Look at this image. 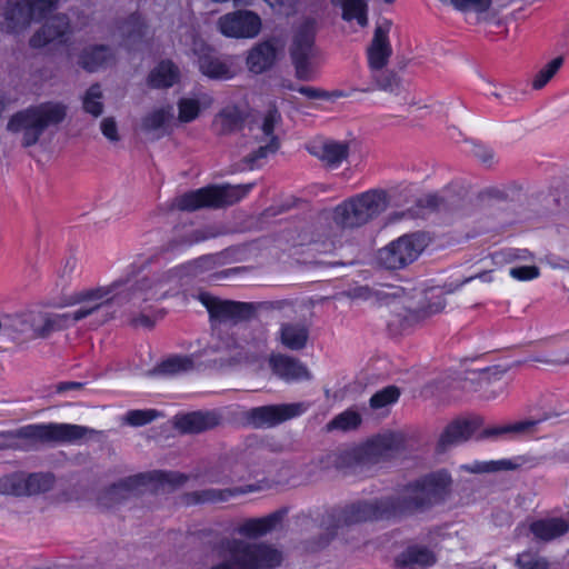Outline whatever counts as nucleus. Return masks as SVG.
I'll use <instances>...</instances> for the list:
<instances>
[{
	"instance_id": "obj_1",
	"label": "nucleus",
	"mask_w": 569,
	"mask_h": 569,
	"mask_svg": "<svg viewBox=\"0 0 569 569\" xmlns=\"http://www.w3.org/2000/svg\"><path fill=\"white\" fill-rule=\"evenodd\" d=\"M196 263L177 266L148 273L134 282L122 279L121 307L130 313L139 312L131 319L132 325L151 328L154 323L152 311L164 299L179 293L182 279L194 273Z\"/></svg>"
},
{
	"instance_id": "obj_2",
	"label": "nucleus",
	"mask_w": 569,
	"mask_h": 569,
	"mask_svg": "<svg viewBox=\"0 0 569 569\" xmlns=\"http://www.w3.org/2000/svg\"><path fill=\"white\" fill-rule=\"evenodd\" d=\"M210 349L228 366L254 365L267 357L268 337L260 328L233 325L219 333Z\"/></svg>"
},
{
	"instance_id": "obj_3",
	"label": "nucleus",
	"mask_w": 569,
	"mask_h": 569,
	"mask_svg": "<svg viewBox=\"0 0 569 569\" xmlns=\"http://www.w3.org/2000/svg\"><path fill=\"white\" fill-rule=\"evenodd\" d=\"M451 481L450 475L440 470L408 483L397 496L389 497L393 516L403 517L430 509L446 498Z\"/></svg>"
},
{
	"instance_id": "obj_4",
	"label": "nucleus",
	"mask_w": 569,
	"mask_h": 569,
	"mask_svg": "<svg viewBox=\"0 0 569 569\" xmlns=\"http://www.w3.org/2000/svg\"><path fill=\"white\" fill-rule=\"evenodd\" d=\"M121 286L122 279H118L107 286L81 289L63 297L62 307L78 306V309L57 313L61 330L90 317L104 306L116 303L121 307Z\"/></svg>"
},
{
	"instance_id": "obj_5",
	"label": "nucleus",
	"mask_w": 569,
	"mask_h": 569,
	"mask_svg": "<svg viewBox=\"0 0 569 569\" xmlns=\"http://www.w3.org/2000/svg\"><path fill=\"white\" fill-rule=\"evenodd\" d=\"M66 116L67 106L62 102H42L13 114L8 122V130L21 133L22 146L30 147L39 141L49 127L61 123Z\"/></svg>"
},
{
	"instance_id": "obj_6",
	"label": "nucleus",
	"mask_w": 569,
	"mask_h": 569,
	"mask_svg": "<svg viewBox=\"0 0 569 569\" xmlns=\"http://www.w3.org/2000/svg\"><path fill=\"white\" fill-rule=\"evenodd\" d=\"M253 183L209 186L176 197L171 209L196 211L201 208H222L232 206L243 199L252 189Z\"/></svg>"
},
{
	"instance_id": "obj_7",
	"label": "nucleus",
	"mask_w": 569,
	"mask_h": 569,
	"mask_svg": "<svg viewBox=\"0 0 569 569\" xmlns=\"http://www.w3.org/2000/svg\"><path fill=\"white\" fill-rule=\"evenodd\" d=\"M60 330L57 313L33 310L8 316L3 320V332L19 345L34 339H46Z\"/></svg>"
},
{
	"instance_id": "obj_8",
	"label": "nucleus",
	"mask_w": 569,
	"mask_h": 569,
	"mask_svg": "<svg viewBox=\"0 0 569 569\" xmlns=\"http://www.w3.org/2000/svg\"><path fill=\"white\" fill-rule=\"evenodd\" d=\"M281 114L276 107H271L261 121L250 128L252 138L248 142L249 152L243 157V162L249 169L259 168L263 161L277 152L280 141L274 133V128L280 124Z\"/></svg>"
},
{
	"instance_id": "obj_9",
	"label": "nucleus",
	"mask_w": 569,
	"mask_h": 569,
	"mask_svg": "<svg viewBox=\"0 0 569 569\" xmlns=\"http://www.w3.org/2000/svg\"><path fill=\"white\" fill-rule=\"evenodd\" d=\"M569 532V516L543 512L528 517L516 528L518 537H526L536 545L557 541Z\"/></svg>"
},
{
	"instance_id": "obj_10",
	"label": "nucleus",
	"mask_w": 569,
	"mask_h": 569,
	"mask_svg": "<svg viewBox=\"0 0 569 569\" xmlns=\"http://www.w3.org/2000/svg\"><path fill=\"white\" fill-rule=\"evenodd\" d=\"M427 247V239L420 233H410L399 237L377 254L378 263L389 270L406 268L416 261Z\"/></svg>"
},
{
	"instance_id": "obj_11",
	"label": "nucleus",
	"mask_w": 569,
	"mask_h": 569,
	"mask_svg": "<svg viewBox=\"0 0 569 569\" xmlns=\"http://www.w3.org/2000/svg\"><path fill=\"white\" fill-rule=\"evenodd\" d=\"M19 433L42 442L78 443L92 438L99 431L80 425L50 422L27 426Z\"/></svg>"
},
{
	"instance_id": "obj_12",
	"label": "nucleus",
	"mask_w": 569,
	"mask_h": 569,
	"mask_svg": "<svg viewBox=\"0 0 569 569\" xmlns=\"http://www.w3.org/2000/svg\"><path fill=\"white\" fill-rule=\"evenodd\" d=\"M316 56L315 28L313 23L308 21L299 28L291 46V58L298 79L305 81L313 79L315 71L312 60Z\"/></svg>"
},
{
	"instance_id": "obj_13",
	"label": "nucleus",
	"mask_w": 569,
	"mask_h": 569,
	"mask_svg": "<svg viewBox=\"0 0 569 569\" xmlns=\"http://www.w3.org/2000/svg\"><path fill=\"white\" fill-rule=\"evenodd\" d=\"M309 409L307 402L268 405L251 408L246 419L253 428H273L284 421L303 415Z\"/></svg>"
},
{
	"instance_id": "obj_14",
	"label": "nucleus",
	"mask_w": 569,
	"mask_h": 569,
	"mask_svg": "<svg viewBox=\"0 0 569 569\" xmlns=\"http://www.w3.org/2000/svg\"><path fill=\"white\" fill-rule=\"evenodd\" d=\"M54 477L51 473L16 472L0 478V495L31 496L52 489Z\"/></svg>"
},
{
	"instance_id": "obj_15",
	"label": "nucleus",
	"mask_w": 569,
	"mask_h": 569,
	"mask_svg": "<svg viewBox=\"0 0 569 569\" xmlns=\"http://www.w3.org/2000/svg\"><path fill=\"white\" fill-rule=\"evenodd\" d=\"M217 27L224 37L252 39L261 31L262 22L253 11L237 10L221 16Z\"/></svg>"
},
{
	"instance_id": "obj_16",
	"label": "nucleus",
	"mask_w": 569,
	"mask_h": 569,
	"mask_svg": "<svg viewBox=\"0 0 569 569\" xmlns=\"http://www.w3.org/2000/svg\"><path fill=\"white\" fill-rule=\"evenodd\" d=\"M188 479L189 477L187 475L176 471H152L147 473H139L128 477L113 485L111 488H109L107 495L110 497H117L122 493H129L153 481L162 486L168 485L172 488H178L184 485Z\"/></svg>"
},
{
	"instance_id": "obj_17",
	"label": "nucleus",
	"mask_w": 569,
	"mask_h": 569,
	"mask_svg": "<svg viewBox=\"0 0 569 569\" xmlns=\"http://www.w3.org/2000/svg\"><path fill=\"white\" fill-rule=\"evenodd\" d=\"M389 497L372 501L352 503L343 509L339 521L343 525H356L366 521L393 518Z\"/></svg>"
},
{
	"instance_id": "obj_18",
	"label": "nucleus",
	"mask_w": 569,
	"mask_h": 569,
	"mask_svg": "<svg viewBox=\"0 0 569 569\" xmlns=\"http://www.w3.org/2000/svg\"><path fill=\"white\" fill-rule=\"evenodd\" d=\"M32 20L28 0H8L0 10V30L7 33L24 31Z\"/></svg>"
},
{
	"instance_id": "obj_19",
	"label": "nucleus",
	"mask_w": 569,
	"mask_h": 569,
	"mask_svg": "<svg viewBox=\"0 0 569 569\" xmlns=\"http://www.w3.org/2000/svg\"><path fill=\"white\" fill-rule=\"evenodd\" d=\"M390 29L389 20L379 22L375 29L373 38L367 49L368 63L372 72H380L387 66L392 53L388 38Z\"/></svg>"
},
{
	"instance_id": "obj_20",
	"label": "nucleus",
	"mask_w": 569,
	"mask_h": 569,
	"mask_svg": "<svg viewBox=\"0 0 569 569\" xmlns=\"http://www.w3.org/2000/svg\"><path fill=\"white\" fill-rule=\"evenodd\" d=\"M402 439L400 436L387 432L378 435L369 440L359 453L361 465L377 463L380 460L389 457L392 452L398 450L401 446Z\"/></svg>"
},
{
	"instance_id": "obj_21",
	"label": "nucleus",
	"mask_w": 569,
	"mask_h": 569,
	"mask_svg": "<svg viewBox=\"0 0 569 569\" xmlns=\"http://www.w3.org/2000/svg\"><path fill=\"white\" fill-rule=\"evenodd\" d=\"M308 151L326 167L333 169L347 160L349 143L336 140L315 141L308 146Z\"/></svg>"
},
{
	"instance_id": "obj_22",
	"label": "nucleus",
	"mask_w": 569,
	"mask_h": 569,
	"mask_svg": "<svg viewBox=\"0 0 569 569\" xmlns=\"http://www.w3.org/2000/svg\"><path fill=\"white\" fill-rule=\"evenodd\" d=\"M437 562L433 550L425 545H410L393 560L396 569H420L431 567Z\"/></svg>"
},
{
	"instance_id": "obj_23",
	"label": "nucleus",
	"mask_w": 569,
	"mask_h": 569,
	"mask_svg": "<svg viewBox=\"0 0 569 569\" xmlns=\"http://www.w3.org/2000/svg\"><path fill=\"white\" fill-rule=\"evenodd\" d=\"M257 490H259V486L256 485H247L232 489H204L186 493L183 496V502L186 505L223 502L231 497L254 492Z\"/></svg>"
},
{
	"instance_id": "obj_24",
	"label": "nucleus",
	"mask_w": 569,
	"mask_h": 569,
	"mask_svg": "<svg viewBox=\"0 0 569 569\" xmlns=\"http://www.w3.org/2000/svg\"><path fill=\"white\" fill-rule=\"evenodd\" d=\"M272 372L288 382L308 380L310 372L298 359L284 355H273L269 358Z\"/></svg>"
},
{
	"instance_id": "obj_25",
	"label": "nucleus",
	"mask_w": 569,
	"mask_h": 569,
	"mask_svg": "<svg viewBox=\"0 0 569 569\" xmlns=\"http://www.w3.org/2000/svg\"><path fill=\"white\" fill-rule=\"evenodd\" d=\"M480 422L479 418L453 420L443 430L439 446L445 450L467 441L478 430Z\"/></svg>"
},
{
	"instance_id": "obj_26",
	"label": "nucleus",
	"mask_w": 569,
	"mask_h": 569,
	"mask_svg": "<svg viewBox=\"0 0 569 569\" xmlns=\"http://www.w3.org/2000/svg\"><path fill=\"white\" fill-rule=\"evenodd\" d=\"M210 312L222 322H234L247 320L256 312V307L250 302L217 301Z\"/></svg>"
},
{
	"instance_id": "obj_27",
	"label": "nucleus",
	"mask_w": 569,
	"mask_h": 569,
	"mask_svg": "<svg viewBox=\"0 0 569 569\" xmlns=\"http://www.w3.org/2000/svg\"><path fill=\"white\" fill-rule=\"evenodd\" d=\"M69 31V20L64 14L53 16L46 21L30 39V46L42 48L46 44L62 38Z\"/></svg>"
},
{
	"instance_id": "obj_28",
	"label": "nucleus",
	"mask_w": 569,
	"mask_h": 569,
	"mask_svg": "<svg viewBox=\"0 0 569 569\" xmlns=\"http://www.w3.org/2000/svg\"><path fill=\"white\" fill-rule=\"evenodd\" d=\"M358 204L357 198L352 197L337 206L332 214L336 226L341 229H355L368 223Z\"/></svg>"
},
{
	"instance_id": "obj_29",
	"label": "nucleus",
	"mask_w": 569,
	"mask_h": 569,
	"mask_svg": "<svg viewBox=\"0 0 569 569\" xmlns=\"http://www.w3.org/2000/svg\"><path fill=\"white\" fill-rule=\"evenodd\" d=\"M171 118L172 108L170 106L152 109L142 117L140 130L151 139H159L164 136L167 123Z\"/></svg>"
},
{
	"instance_id": "obj_30",
	"label": "nucleus",
	"mask_w": 569,
	"mask_h": 569,
	"mask_svg": "<svg viewBox=\"0 0 569 569\" xmlns=\"http://www.w3.org/2000/svg\"><path fill=\"white\" fill-rule=\"evenodd\" d=\"M462 204L463 199L451 191L426 194L417 201L419 208L429 211H458Z\"/></svg>"
},
{
	"instance_id": "obj_31",
	"label": "nucleus",
	"mask_w": 569,
	"mask_h": 569,
	"mask_svg": "<svg viewBox=\"0 0 569 569\" xmlns=\"http://www.w3.org/2000/svg\"><path fill=\"white\" fill-rule=\"evenodd\" d=\"M219 418L213 412H191L177 418L176 427L184 433H199L214 428Z\"/></svg>"
},
{
	"instance_id": "obj_32",
	"label": "nucleus",
	"mask_w": 569,
	"mask_h": 569,
	"mask_svg": "<svg viewBox=\"0 0 569 569\" xmlns=\"http://www.w3.org/2000/svg\"><path fill=\"white\" fill-rule=\"evenodd\" d=\"M213 99L204 92L181 98L178 102L179 121L188 123L196 120L199 117L201 109L210 108Z\"/></svg>"
},
{
	"instance_id": "obj_33",
	"label": "nucleus",
	"mask_w": 569,
	"mask_h": 569,
	"mask_svg": "<svg viewBox=\"0 0 569 569\" xmlns=\"http://www.w3.org/2000/svg\"><path fill=\"white\" fill-rule=\"evenodd\" d=\"M277 56V49L272 41H264L257 44L248 54L247 64L250 71L261 73L269 69Z\"/></svg>"
},
{
	"instance_id": "obj_34",
	"label": "nucleus",
	"mask_w": 569,
	"mask_h": 569,
	"mask_svg": "<svg viewBox=\"0 0 569 569\" xmlns=\"http://www.w3.org/2000/svg\"><path fill=\"white\" fill-rule=\"evenodd\" d=\"M198 62L200 71L211 79L228 80L236 73L231 62L211 53L200 56Z\"/></svg>"
},
{
	"instance_id": "obj_35",
	"label": "nucleus",
	"mask_w": 569,
	"mask_h": 569,
	"mask_svg": "<svg viewBox=\"0 0 569 569\" xmlns=\"http://www.w3.org/2000/svg\"><path fill=\"white\" fill-rule=\"evenodd\" d=\"M280 342L290 350H301L307 346L309 328L305 323H282L279 330Z\"/></svg>"
},
{
	"instance_id": "obj_36",
	"label": "nucleus",
	"mask_w": 569,
	"mask_h": 569,
	"mask_svg": "<svg viewBox=\"0 0 569 569\" xmlns=\"http://www.w3.org/2000/svg\"><path fill=\"white\" fill-rule=\"evenodd\" d=\"M356 198L368 222L381 214L388 206L386 193L378 190L362 192Z\"/></svg>"
},
{
	"instance_id": "obj_37",
	"label": "nucleus",
	"mask_w": 569,
	"mask_h": 569,
	"mask_svg": "<svg viewBox=\"0 0 569 569\" xmlns=\"http://www.w3.org/2000/svg\"><path fill=\"white\" fill-rule=\"evenodd\" d=\"M446 307V299L442 292L430 291L427 296V302L417 310H410L405 316L407 323H413L425 320L433 315L441 312Z\"/></svg>"
},
{
	"instance_id": "obj_38",
	"label": "nucleus",
	"mask_w": 569,
	"mask_h": 569,
	"mask_svg": "<svg viewBox=\"0 0 569 569\" xmlns=\"http://www.w3.org/2000/svg\"><path fill=\"white\" fill-rule=\"evenodd\" d=\"M178 68L170 61H161L149 74L148 82L152 88L172 87L179 79Z\"/></svg>"
},
{
	"instance_id": "obj_39",
	"label": "nucleus",
	"mask_w": 569,
	"mask_h": 569,
	"mask_svg": "<svg viewBox=\"0 0 569 569\" xmlns=\"http://www.w3.org/2000/svg\"><path fill=\"white\" fill-rule=\"evenodd\" d=\"M243 119L241 112L236 107H227L221 110L213 120V128L218 134H230L239 130Z\"/></svg>"
},
{
	"instance_id": "obj_40",
	"label": "nucleus",
	"mask_w": 569,
	"mask_h": 569,
	"mask_svg": "<svg viewBox=\"0 0 569 569\" xmlns=\"http://www.w3.org/2000/svg\"><path fill=\"white\" fill-rule=\"evenodd\" d=\"M541 462L540 458L521 456L517 457L515 460L502 459L497 461H490L485 463L482 467H477L472 469L473 471H482V472H492L499 470H515L521 467L533 468L539 466Z\"/></svg>"
},
{
	"instance_id": "obj_41",
	"label": "nucleus",
	"mask_w": 569,
	"mask_h": 569,
	"mask_svg": "<svg viewBox=\"0 0 569 569\" xmlns=\"http://www.w3.org/2000/svg\"><path fill=\"white\" fill-rule=\"evenodd\" d=\"M112 61L113 54L106 46H96L87 49L80 58L81 66L90 72L96 71Z\"/></svg>"
},
{
	"instance_id": "obj_42",
	"label": "nucleus",
	"mask_w": 569,
	"mask_h": 569,
	"mask_svg": "<svg viewBox=\"0 0 569 569\" xmlns=\"http://www.w3.org/2000/svg\"><path fill=\"white\" fill-rule=\"evenodd\" d=\"M118 32L126 46H132L141 41L146 26L140 16L132 14L118 26Z\"/></svg>"
},
{
	"instance_id": "obj_43",
	"label": "nucleus",
	"mask_w": 569,
	"mask_h": 569,
	"mask_svg": "<svg viewBox=\"0 0 569 569\" xmlns=\"http://www.w3.org/2000/svg\"><path fill=\"white\" fill-rule=\"evenodd\" d=\"M194 368L192 356H171L161 361L154 369L158 375L174 376L191 371Z\"/></svg>"
},
{
	"instance_id": "obj_44",
	"label": "nucleus",
	"mask_w": 569,
	"mask_h": 569,
	"mask_svg": "<svg viewBox=\"0 0 569 569\" xmlns=\"http://www.w3.org/2000/svg\"><path fill=\"white\" fill-rule=\"evenodd\" d=\"M563 58L557 57L543 66L532 78V88L535 90L542 89L560 70L563 64Z\"/></svg>"
},
{
	"instance_id": "obj_45",
	"label": "nucleus",
	"mask_w": 569,
	"mask_h": 569,
	"mask_svg": "<svg viewBox=\"0 0 569 569\" xmlns=\"http://www.w3.org/2000/svg\"><path fill=\"white\" fill-rule=\"evenodd\" d=\"M102 91L99 84L91 86L82 100L83 109L94 118L103 112Z\"/></svg>"
},
{
	"instance_id": "obj_46",
	"label": "nucleus",
	"mask_w": 569,
	"mask_h": 569,
	"mask_svg": "<svg viewBox=\"0 0 569 569\" xmlns=\"http://www.w3.org/2000/svg\"><path fill=\"white\" fill-rule=\"evenodd\" d=\"M536 423L537 422L533 420H526L501 427L488 428L482 431L481 438L498 437L506 433H525L531 430L536 426Z\"/></svg>"
},
{
	"instance_id": "obj_47",
	"label": "nucleus",
	"mask_w": 569,
	"mask_h": 569,
	"mask_svg": "<svg viewBox=\"0 0 569 569\" xmlns=\"http://www.w3.org/2000/svg\"><path fill=\"white\" fill-rule=\"evenodd\" d=\"M361 423V417L358 412L352 410H346L340 415L336 416L328 425V430H351L356 429Z\"/></svg>"
},
{
	"instance_id": "obj_48",
	"label": "nucleus",
	"mask_w": 569,
	"mask_h": 569,
	"mask_svg": "<svg viewBox=\"0 0 569 569\" xmlns=\"http://www.w3.org/2000/svg\"><path fill=\"white\" fill-rule=\"evenodd\" d=\"M516 567L518 569H548L547 559L531 551H523L517 556Z\"/></svg>"
},
{
	"instance_id": "obj_49",
	"label": "nucleus",
	"mask_w": 569,
	"mask_h": 569,
	"mask_svg": "<svg viewBox=\"0 0 569 569\" xmlns=\"http://www.w3.org/2000/svg\"><path fill=\"white\" fill-rule=\"evenodd\" d=\"M400 396V391L395 386H389L383 388L382 390L377 391L370 398V406L373 409H380L388 405H391L398 400Z\"/></svg>"
},
{
	"instance_id": "obj_50",
	"label": "nucleus",
	"mask_w": 569,
	"mask_h": 569,
	"mask_svg": "<svg viewBox=\"0 0 569 569\" xmlns=\"http://www.w3.org/2000/svg\"><path fill=\"white\" fill-rule=\"evenodd\" d=\"M158 417L159 412L154 409L130 410L123 417V422L129 426L140 427L150 423Z\"/></svg>"
},
{
	"instance_id": "obj_51",
	"label": "nucleus",
	"mask_w": 569,
	"mask_h": 569,
	"mask_svg": "<svg viewBox=\"0 0 569 569\" xmlns=\"http://www.w3.org/2000/svg\"><path fill=\"white\" fill-rule=\"evenodd\" d=\"M450 4L459 11L482 13L489 10L492 0H449Z\"/></svg>"
},
{
	"instance_id": "obj_52",
	"label": "nucleus",
	"mask_w": 569,
	"mask_h": 569,
	"mask_svg": "<svg viewBox=\"0 0 569 569\" xmlns=\"http://www.w3.org/2000/svg\"><path fill=\"white\" fill-rule=\"evenodd\" d=\"M372 73H373L372 77L376 82L375 88H377V89L395 92L400 87V80L392 72H385L381 74H378L379 72H372Z\"/></svg>"
},
{
	"instance_id": "obj_53",
	"label": "nucleus",
	"mask_w": 569,
	"mask_h": 569,
	"mask_svg": "<svg viewBox=\"0 0 569 569\" xmlns=\"http://www.w3.org/2000/svg\"><path fill=\"white\" fill-rule=\"evenodd\" d=\"M77 268V259L74 257L66 258L57 270L59 279L58 286L66 287L70 281L74 270Z\"/></svg>"
},
{
	"instance_id": "obj_54",
	"label": "nucleus",
	"mask_w": 569,
	"mask_h": 569,
	"mask_svg": "<svg viewBox=\"0 0 569 569\" xmlns=\"http://www.w3.org/2000/svg\"><path fill=\"white\" fill-rule=\"evenodd\" d=\"M33 19H41L51 12L58 0H28Z\"/></svg>"
},
{
	"instance_id": "obj_55",
	"label": "nucleus",
	"mask_w": 569,
	"mask_h": 569,
	"mask_svg": "<svg viewBox=\"0 0 569 569\" xmlns=\"http://www.w3.org/2000/svg\"><path fill=\"white\" fill-rule=\"evenodd\" d=\"M509 274L516 280L528 281L538 278L540 270L536 266H521L511 268Z\"/></svg>"
},
{
	"instance_id": "obj_56",
	"label": "nucleus",
	"mask_w": 569,
	"mask_h": 569,
	"mask_svg": "<svg viewBox=\"0 0 569 569\" xmlns=\"http://www.w3.org/2000/svg\"><path fill=\"white\" fill-rule=\"evenodd\" d=\"M100 129L102 134L111 142H117L120 140V136L118 133V126L113 118L108 117L102 119L100 123Z\"/></svg>"
},
{
	"instance_id": "obj_57",
	"label": "nucleus",
	"mask_w": 569,
	"mask_h": 569,
	"mask_svg": "<svg viewBox=\"0 0 569 569\" xmlns=\"http://www.w3.org/2000/svg\"><path fill=\"white\" fill-rule=\"evenodd\" d=\"M472 152L485 164H491L495 160L493 151L483 144H475Z\"/></svg>"
},
{
	"instance_id": "obj_58",
	"label": "nucleus",
	"mask_w": 569,
	"mask_h": 569,
	"mask_svg": "<svg viewBox=\"0 0 569 569\" xmlns=\"http://www.w3.org/2000/svg\"><path fill=\"white\" fill-rule=\"evenodd\" d=\"M297 91L307 97L308 99L312 100L322 99L327 97L325 91L317 89L315 87H299Z\"/></svg>"
},
{
	"instance_id": "obj_59",
	"label": "nucleus",
	"mask_w": 569,
	"mask_h": 569,
	"mask_svg": "<svg viewBox=\"0 0 569 569\" xmlns=\"http://www.w3.org/2000/svg\"><path fill=\"white\" fill-rule=\"evenodd\" d=\"M82 388H83V383L82 382L64 381V382H59L56 386V391L58 393H62V392H67V391H70V390H80Z\"/></svg>"
},
{
	"instance_id": "obj_60",
	"label": "nucleus",
	"mask_w": 569,
	"mask_h": 569,
	"mask_svg": "<svg viewBox=\"0 0 569 569\" xmlns=\"http://www.w3.org/2000/svg\"><path fill=\"white\" fill-rule=\"evenodd\" d=\"M490 94L498 100H503L505 98L511 94V91L507 87H501L500 89L497 86H492V90H490Z\"/></svg>"
},
{
	"instance_id": "obj_61",
	"label": "nucleus",
	"mask_w": 569,
	"mask_h": 569,
	"mask_svg": "<svg viewBox=\"0 0 569 569\" xmlns=\"http://www.w3.org/2000/svg\"><path fill=\"white\" fill-rule=\"evenodd\" d=\"M506 388H507L506 382H498L497 387L493 390H491L489 395H487V398L493 399V398L498 397L499 395L505 392Z\"/></svg>"
},
{
	"instance_id": "obj_62",
	"label": "nucleus",
	"mask_w": 569,
	"mask_h": 569,
	"mask_svg": "<svg viewBox=\"0 0 569 569\" xmlns=\"http://www.w3.org/2000/svg\"><path fill=\"white\" fill-rule=\"evenodd\" d=\"M553 459L558 462L569 461V452L563 449H560L553 453Z\"/></svg>"
},
{
	"instance_id": "obj_63",
	"label": "nucleus",
	"mask_w": 569,
	"mask_h": 569,
	"mask_svg": "<svg viewBox=\"0 0 569 569\" xmlns=\"http://www.w3.org/2000/svg\"><path fill=\"white\" fill-rule=\"evenodd\" d=\"M475 278H479L480 280L485 281V282H491L492 281V276H491V272L490 271H485V272H481V273H478L477 276L475 277H470L469 279H467L466 281H470Z\"/></svg>"
},
{
	"instance_id": "obj_64",
	"label": "nucleus",
	"mask_w": 569,
	"mask_h": 569,
	"mask_svg": "<svg viewBox=\"0 0 569 569\" xmlns=\"http://www.w3.org/2000/svg\"><path fill=\"white\" fill-rule=\"evenodd\" d=\"M513 257L521 260H528V258L531 257V253L527 250H517V253Z\"/></svg>"
}]
</instances>
